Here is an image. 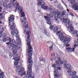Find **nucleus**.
<instances>
[{"label":"nucleus","mask_w":78,"mask_h":78,"mask_svg":"<svg viewBox=\"0 0 78 78\" xmlns=\"http://www.w3.org/2000/svg\"><path fill=\"white\" fill-rule=\"evenodd\" d=\"M23 26V28L24 30V32H25L26 34L28 35L27 37V47L28 48L27 50V51H28V57L27 60V62L29 63V65L28 66V69H30V68H31L33 66V61L31 60V59H32V57L31 56L33 55V53H31L32 51H33V49H32V47L30 44V43H31V39H30V27H28V24H22Z\"/></svg>","instance_id":"1"},{"label":"nucleus","mask_w":78,"mask_h":78,"mask_svg":"<svg viewBox=\"0 0 78 78\" xmlns=\"http://www.w3.org/2000/svg\"><path fill=\"white\" fill-rule=\"evenodd\" d=\"M61 31H58L56 33L57 36L59 37L60 40L62 41V42L64 43V44H69V43L70 42V38H67V37H63L64 36L63 34V33H62L59 34V33H61Z\"/></svg>","instance_id":"2"},{"label":"nucleus","mask_w":78,"mask_h":78,"mask_svg":"<svg viewBox=\"0 0 78 78\" xmlns=\"http://www.w3.org/2000/svg\"><path fill=\"white\" fill-rule=\"evenodd\" d=\"M11 3L13 4V6H16V7L15 9L16 11L17 9H18V11H20V13H22V12L23 10H22V9L20 6H19V3H17V1H16V0H13V1L12 2H11Z\"/></svg>","instance_id":"3"},{"label":"nucleus","mask_w":78,"mask_h":78,"mask_svg":"<svg viewBox=\"0 0 78 78\" xmlns=\"http://www.w3.org/2000/svg\"><path fill=\"white\" fill-rule=\"evenodd\" d=\"M49 10H50V11H51V12H56L57 13V14L55 15V14H53V15H54V16H54H56V15H57V16H55L54 17V19L55 20H56V21L58 20V19H60L61 20H63V18H62V16H60L61 15V13H58L56 12H53V10L54 9L52 8H51V7H50L48 9Z\"/></svg>","instance_id":"4"},{"label":"nucleus","mask_w":78,"mask_h":78,"mask_svg":"<svg viewBox=\"0 0 78 78\" xmlns=\"http://www.w3.org/2000/svg\"><path fill=\"white\" fill-rule=\"evenodd\" d=\"M6 44L7 45V46L9 47V49H11V47H13L12 48H14L15 49L14 50H15V51L16 50L17 51V50H19L20 48V47L16 45V44H14V43H11L8 42L6 43Z\"/></svg>","instance_id":"5"},{"label":"nucleus","mask_w":78,"mask_h":78,"mask_svg":"<svg viewBox=\"0 0 78 78\" xmlns=\"http://www.w3.org/2000/svg\"><path fill=\"white\" fill-rule=\"evenodd\" d=\"M29 70L27 72V75L26 78H34V74H32V68H29V69L28 68Z\"/></svg>","instance_id":"6"},{"label":"nucleus","mask_w":78,"mask_h":78,"mask_svg":"<svg viewBox=\"0 0 78 78\" xmlns=\"http://www.w3.org/2000/svg\"><path fill=\"white\" fill-rule=\"evenodd\" d=\"M59 61H56L55 62V63L56 65L55 64H54L52 65V67H54V69L55 70H61V67H61V65L59 64Z\"/></svg>","instance_id":"7"},{"label":"nucleus","mask_w":78,"mask_h":78,"mask_svg":"<svg viewBox=\"0 0 78 78\" xmlns=\"http://www.w3.org/2000/svg\"><path fill=\"white\" fill-rule=\"evenodd\" d=\"M53 14H55V15H56L57 14V13L55 12H52L49 15H48V14H47L46 15V16H44V19H52V18H53V16L54 15H53Z\"/></svg>","instance_id":"8"},{"label":"nucleus","mask_w":78,"mask_h":78,"mask_svg":"<svg viewBox=\"0 0 78 78\" xmlns=\"http://www.w3.org/2000/svg\"><path fill=\"white\" fill-rule=\"evenodd\" d=\"M75 2H76V0H72L71 3L73 5V7L75 8V10L77 11L78 9V2H76L75 3Z\"/></svg>","instance_id":"9"},{"label":"nucleus","mask_w":78,"mask_h":78,"mask_svg":"<svg viewBox=\"0 0 78 78\" xmlns=\"http://www.w3.org/2000/svg\"><path fill=\"white\" fill-rule=\"evenodd\" d=\"M16 34V35L15 36L16 37H17V36H18L19 35V32H18V30H17V29H15L14 30H12L11 31V34L12 35H14V34Z\"/></svg>","instance_id":"10"},{"label":"nucleus","mask_w":78,"mask_h":78,"mask_svg":"<svg viewBox=\"0 0 78 78\" xmlns=\"http://www.w3.org/2000/svg\"><path fill=\"white\" fill-rule=\"evenodd\" d=\"M17 37H16V41L17 42H15V44H17V45H20V41H21L20 40V38H19V35H17Z\"/></svg>","instance_id":"11"},{"label":"nucleus","mask_w":78,"mask_h":78,"mask_svg":"<svg viewBox=\"0 0 78 78\" xmlns=\"http://www.w3.org/2000/svg\"><path fill=\"white\" fill-rule=\"evenodd\" d=\"M66 24L68 25L67 27H68V28L70 29L71 31H73V30H74V29L73 28V27H72V25L70 24V22H69L68 23H67Z\"/></svg>","instance_id":"12"},{"label":"nucleus","mask_w":78,"mask_h":78,"mask_svg":"<svg viewBox=\"0 0 78 78\" xmlns=\"http://www.w3.org/2000/svg\"><path fill=\"white\" fill-rule=\"evenodd\" d=\"M17 72H18V74L19 75H20L21 76H22L23 75H26V72H22L19 70L17 71Z\"/></svg>","instance_id":"13"},{"label":"nucleus","mask_w":78,"mask_h":78,"mask_svg":"<svg viewBox=\"0 0 78 78\" xmlns=\"http://www.w3.org/2000/svg\"><path fill=\"white\" fill-rule=\"evenodd\" d=\"M14 20V17L13 15H11L10 16V17L9 18V23H11Z\"/></svg>","instance_id":"14"},{"label":"nucleus","mask_w":78,"mask_h":78,"mask_svg":"<svg viewBox=\"0 0 78 78\" xmlns=\"http://www.w3.org/2000/svg\"><path fill=\"white\" fill-rule=\"evenodd\" d=\"M64 67L65 68H66V69H68L71 68V66L70 65V64H68L67 65L65 64V65H64Z\"/></svg>","instance_id":"15"},{"label":"nucleus","mask_w":78,"mask_h":78,"mask_svg":"<svg viewBox=\"0 0 78 78\" xmlns=\"http://www.w3.org/2000/svg\"><path fill=\"white\" fill-rule=\"evenodd\" d=\"M45 5V2L44 1L42 2H38V6H44V5Z\"/></svg>","instance_id":"16"},{"label":"nucleus","mask_w":78,"mask_h":78,"mask_svg":"<svg viewBox=\"0 0 78 78\" xmlns=\"http://www.w3.org/2000/svg\"><path fill=\"white\" fill-rule=\"evenodd\" d=\"M54 76H55V77L54 78H59L61 76V74L60 73H58L56 74H55Z\"/></svg>","instance_id":"17"},{"label":"nucleus","mask_w":78,"mask_h":78,"mask_svg":"<svg viewBox=\"0 0 78 78\" xmlns=\"http://www.w3.org/2000/svg\"><path fill=\"white\" fill-rule=\"evenodd\" d=\"M16 53H17V51H16V50H13V57H16L17 56H18V55H17V54Z\"/></svg>","instance_id":"18"},{"label":"nucleus","mask_w":78,"mask_h":78,"mask_svg":"<svg viewBox=\"0 0 78 78\" xmlns=\"http://www.w3.org/2000/svg\"><path fill=\"white\" fill-rule=\"evenodd\" d=\"M0 72H1V73H0V78H3L5 77V76L4 74V73H2V71L0 70Z\"/></svg>","instance_id":"19"},{"label":"nucleus","mask_w":78,"mask_h":78,"mask_svg":"<svg viewBox=\"0 0 78 78\" xmlns=\"http://www.w3.org/2000/svg\"><path fill=\"white\" fill-rule=\"evenodd\" d=\"M66 50H67V51L69 52V53H72V52H73L74 51L73 49L72 48H68L66 49Z\"/></svg>","instance_id":"20"},{"label":"nucleus","mask_w":78,"mask_h":78,"mask_svg":"<svg viewBox=\"0 0 78 78\" xmlns=\"http://www.w3.org/2000/svg\"><path fill=\"white\" fill-rule=\"evenodd\" d=\"M76 71H74L73 72H71L70 73H69V75L70 76H72L73 75V76H74V75H76Z\"/></svg>","instance_id":"21"},{"label":"nucleus","mask_w":78,"mask_h":78,"mask_svg":"<svg viewBox=\"0 0 78 78\" xmlns=\"http://www.w3.org/2000/svg\"><path fill=\"white\" fill-rule=\"evenodd\" d=\"M63 22L64 23H66V24H65L66 27H67L68 26V25L67 24V23H69V22L70 23V21H69L68 22H67V20L66 19H65L64 20H63Z\"/></svg>","instance_id":"22"},{"label":"nucleus","mask_w":78,"mask_h":78,"mask_svg":"<svg viewBox=\"0 0 78 78\" xmlns=\"http://www.w3.org/2000/svg\"><path fill=\"white\" fill-rule=\"evenodd\" d=\"M73 34H76V36L78 37V31L75 30L73 32Z\"/></svg>","instance_id":"23"},{"label":"nucleus","mask_w":78,"mask_h":78,"mask_svg":"<svg viewBox=\"0 0 78 78\" xmlns=\"http://www.w3.org/2000/svg\"><path fill=\"white\" fill-rule=\"evenodd\" d=\"M41 7L42 9L45 10H47L48 8V6H41Z\"/></svg>","instance_id":"24"},{"label":"nucleus","mask_w":78,"mask_h":78,"mask_svg":"<svg viewBox=\"0 0 78 78\" xmlns=\"http://www.w3.org/2000/svg\"><path fill=\"white\" fill-rule=\"evenodd\" d=\"M14 60L15 61H17V62H18V61H20V57L19 56L16 57L14 58Z\"/></svg>","instance_id":"25"},{"label":"nucleus","mask_w":78,"mask_h":78,"mask_svg":"<svg viewBox=\"0 0 78 78\" xmlns=\"http://www.w3.org/2000/svg\"><path fill=\"white\" fill-rule=\"evenodd\" d=\"M16 28V26H13L11 25L10 26V29L12 30H16V29H15V28Z\"/></svg>","instance_id":"26"},{"label":"nucleus","mask_w":78,"mask_h":78,"mask_svg":"<svg viewBox=\"0 0 78 78\" xmlns=\"http://www.w3.org/2000/svg\"><path fill=\"white\" fill-rule=\"evenodd\" d=\"M15 67H16L17 69H16V72H17V71L19 70V69H20V66H19V65H16V66H15Z\"/></svg>","instance_id":"27"},{"label":"nucleus","mask_w":78,"mask_h":78,"mask_svg":"<svg viewBox=\"0 0 78 78\" xmlns=\"http://www.w3.org/2000/svg\"><path fill=\"white\" fill-rule=\"evenodd\" d=\"M46 20L47 21V23H48V24L49 25L51 24V22L50 21V19H49L48 20L46 19Z\"/></svg>","instance_id":"28"},{"label":"nucleus","mask_w":78,"mask_h":78,"mask_svg":"<svg viewBox=\"0 0 78 78\" xmlns=\"http://www.w3.org/2000/svg\"><path fill=\"white\" fill-rule=\"evenodd\" d=\"M44 34H45L47 36H49V34H48L47 31V30L45 29L44 30Z\"/></svg>","instance_id":"29"},{"label":"nucleus","mask_w":78,"mask_h":78,"mask_svg":"<svg viewBox=\"0 0 78 78\" xmlns=\"http://www.w3.org/2000/svg\"><path fill=\"white\" fill-rule=\"evenodd\" d=\"M7 3H6V2H4L3 4V6L4 7L5 9H6V6H7Z\"/></svg>","instance_id":"30"},{"label":"nucleus","mask_w":78,"mask_h":78,"mask_svg":"<svg viewBox=\"0 0 78 78\" xmlns=\"http://www.w3.org/2000/svg\"><path fill=\"white\" fill-rule=\"evenodd\" d=\"M12 5H11V4L9 3L8 4V5H7V6H6V9H8V8H10L11 7V6Z\"/></svg>","instance_id":"31"},{"label":"nucleus","mask_w":78,"mask_h":78,"mask_svg":"<svg viewBox=\"0 0 78 78\" xmlns=\"http://www.w3.org/2000/svg\"><path fill=\"white\" fill-rule=\"evenodd\" d=\"M58 30V27H55L53 30V31L54 32H56Z\"/></svg>","instance_id":"32"},{"label":"nucleus","mask_w":78,"mask_h":78,"mask_svg":"<svg viewBox=\"0 0 78 78\" xmlns=\"http://www.w3.org/2000/svg\"><path fill=\"white\" fill-rule=\"evenodd\" d=\"M7 41V42H11V38H9V37H8L6 38Z\"/></svg>","instance_id":"33"},{"label":"nucleus","mask_w":78,"mask_h":78,"mask_svg":"<svg viewBox=\"0 0 78 78\" xmlns=\"http://www.w3.org/2000/svg\"><path fill=\"white\" fill-rule=\"evenodd\" d=\"M21 17H25V13L24 12H23L21 13Z\"/></svg>","instance_id":"34"},{"label":"nucleus","mask_w":78,"mask_h":78,"mask_svg":"<svg viewBox=\"0 0 78 78\" xmlns=\"http://www.w3.org/2000/svg\"><path fill=\"white\" fill-rule=\"evenodd\" d=\"M68 73H70L72 72V69L71 68H69L67 71Z\"/></svg>","instance_id":"35"},{"label":"nucleus","mask_w":78,"mask_h":78,"mask_svg":"<svg viewBox=\"0 0 78 78\" xmlns=\"http://www.w3.org/2000/svg\"><path fill=\"white\" fill-rule=\"evenodd\" d=\"M19 70H20V71H21V72H22L24 71L25 70V69L23 68H20V69H19Z\"/></svg>","instance_id":"36"},{"label":"nucleus","mask_w":78,"mask_h":78,"mask_svg":"<svg viewBox=\"0 0 78 78\" xmlns=\"http://www.w3.org/2000/svg\"><path fill=\"white\" fill-rule=\"evenodd\" d=\"M35 68L37 71H38V70H39V66H35Z\"/></svg>","instance_id":"37"},{"label":"nucleus","mask_w":78,"mask_h":78,"mask_svg":"<svg viewBox=\"0 0 78 78\" xmlns=\"http://www.w3.org/2000/svg\"><path fill=\"white\" fill-rule=\"evenodd\" d=\"M78 45L77 44H75L74 45V48H72V49L73 50V51H74V50H75V49L76 48V47H78Z\"/></svg>","instance_id":"38"},{"label":"nucleus","mask_w":78,"mask_h":78,"mask_svg":"<svg viewBox=\"0 0 78 78\" xmlns=\"http://www.w3.org/2000/svg\"><path fill=\"white\" fill-rule=\"evenodd\" d=\"M18 64H19V62H15L14 63V66H17V65H18Z\"/></svg>","instance_id":"39"},{"label":"nucleus","mask_w":78,"mask_h":78,"mask_svg":"<svg viewBox=\"0 0 78 78\" xmlns=\"http://www.w3.org/2000/svg\"><path fill=\"white\" fill-rule=\"evenodd\" d=\"M2 41H3L4 42H5L6 41H7L6 38H4L2 39Z\"/></svg>","instance_id":"40"},{"label":"nucleus","mask_w":78,"mask_h":78,"mask_svg":"<svg viewBox=\"0 0 78 78\" xmlns=\"http://www.w3.org/2000/svg\"><path fill=\"white\" fill-rule=\"evenodd\" d=\"M40 61L41 62V61H42V60H43V58H42V57H40Z\"/></svg>","instance_id":"41"},{"label":"nucleus","mask_w":78,"mask_h":78,"mask_svg":"<svg viewBox=\"0 0 78 78\" xmlns=\"http://www.w3.org/2000/svg\"><path fill=\"white\" fill-rule=\"evenodd\" d=\"M2 36H3V37H6V34L5 33H3L2 35Z\"/></svg>","instance_id":"42"},{"label":"nucleus","mask_w":78,"mask_h":78,"mask_svg":"<svg viewBox=\"0 0 78 78\" xmlns=\"http://www.w3.org/2000/svg\"><path fill=\"white\" fill-rule=\"evenodd\" d=\"M69 15L71 16L72 17H75V16H74L71 12H69Z\"/></svg>","instance_id":"43"},{"label":"nucleus","mask_w":78,"mask_h":78,"mask_svg":"<svg viewBox=\"0 0 78 78\" xmlns=\"http://www.w3.org/2000/svg\"><path fill=\"white\" fill-rule=\"evenodd\" d=\"M54 27V26L53 25L49 27V29H51V30H53Z\"/></svg>","instance_id":"44"},{"label":"nucleus","mask_w":78,"mask_h":78,"mask_svg":"<svg viewBox=\"0 0 78 78\" xmlns=\"http://www.w3.org/2000/svg\"><path fill=\"white\" fill-rule=\"evenodd\" d=\"M55 70L56 71H54V72L55 74V75H56V74H58V71H56V70Z\"/></svg>","instance_id":"45"},{"label":"nucleus","mask_w":78,"mask_h":78,"mask_svg":"<svg viewBox=\"0 0 78 78\" xmlns=\"http://www.w3.org/2000/svg\"><path fill=\"white\" fill-rule=\"evenodd\" d=\"M61 1H62V3L64 4V5L65 6H66V7H67V5H66V3H64V1H62V0H61Z\"/></svg>","instance_id":"46"},{"label":"nucleus","mask_w":78,"mask_h":78,"mask_svg":"<svg viewBox=\"0 0 78 78\" xmlns=\"http://www.w3.org/2000/svg\"><path fill=\"white\" fill-rule=\"evenodd\" d=\"M49 49L50 51H51V49H53V46H52L50 47H49Z\"/></svg>","instance_id":"47"},{"label":"nucleus","mask_w":78,"mask_h":78,"mask_svg":"<svg viewBox=\"0 0 78 78\" xmlns=\"http://www.w3.org/2000/svg\"><path fill=\"white\" fill-rule=\"evenodd\" d=\"M2 1L3 3H4V2H7L6 0H2Z\"/></svg>","instance_id":"48"},{"label":"nucleus","mask_w":78,"mask_h":78,"mask_svg":"<svg viewBox=\"0 0 78 78\" xmlns=\"http://www.w3.org/2000/svg\"><path fill=\"white\" fill-rule=\"evenodd\" d=\"M12 25L13 26H16V25H15V23H14V22H13L12 23Z\"/></svg>","instance_id":"49"},{"label":"nucleus","mask_w":78,"mask_h":78,"mask_svg":"<svg viewBox=\"0 0 78 78\" xmlns=\"http://www.w3.org/2000/svg\"><path fill=\"white\" fill-rule=\"evenodd\" d=\"M12 43H15V40L14 39H12Z\"/></svg>","instance_id":"50"},{"label":"nucleus","mask_w":78,"mask_h":78,"mask_svg":"<svg viewBox=\"0 0 78 78\" xmlns=\"http://www.w3.org/2000/svg\"><path fill=\"white\" fill-rule=\"evenodd\" d=\"M55 53H52L51 54L52 56H55Z\"/></svg>","instance_id":"51"},{"label":"nucleus","mask_w":78,"mask_h":78,"mask_svg":"<svg viewBox=\"0 0 78 78\" xmlns=\"http://www.w3.org/2000/svg\"><path fill=\"white\" fill-rule=\"evenodd\" d=\"M75 44H76V45H78V40H77V41L75 42Z\"/></svg>","instance_id":"52"},{"label":"nucleus","mask_w":78,"mask_h":78,"mask_svg":"<svg viewBox=\"0 0 78 78\" xmlns=\"http://www.w3.org/2000/svg\"><path fill=\"white\" fill-rule=\"evenodd\" d=\"M60 64H63V61H61L60 62Z\"/></svg>","instance_id":"53"},{"label":"nucleus","mask_w":78,"mask_h":78,"mask_svg":"<svg viewBox=\"0 0 78 78\" xmlns=\"http://www.w3.org/2000/svg\"><path fill=\"white\" fill-rule=\"evenodd\" d=\"M66 10H67V11L68 12H69V13H70V10H69V9H67Z\"/></svg>","instance_id":"54"},{"label":"nucleus","mask_w":78,"mask_h":78,"mask_svg":"<svg viewBox=\"0 0 78 78\" xmlns=\"http://www.w3.org/2000/svg\"><path fill=\"white\" fill-rule=\"evenodd\" d=\"M56 59V58L55 57H54L53 58V60H52V61H53V60H55V59Z\"/></svg>","instance_id":"55"},{"label":"nucleus","mask_w":78,"mask_h":78,"mask_svg":"<svg viewBox=\"0 0 78 78\" xmlns=\"http://www.w3.org/2000/svg\"><path fill=\"white\" fill-rule=\"evenodd\" d=\"M23 19L25 21H27V18L25 17L23 18Z\"/></svg>","instance_id":"56"},{"label":"nucleus","mask_w":78,"mask_h":78,"mask_svg":"<svg viewBox=\"0 0 78 78\" xmlns=\"http://www.w3.org/2000/svg\"><path fill=\"white\" fill-rule=\"evenodd\" d=\"M42 61H43L44 62H46V61L44 59H43Z\"/></svg>","instance_id":"57"},{"label":"nucleus","mask_w":78,"mask_h":78,"mask_svg":"<svg viewBox=\"0 0 78 78\" xmlns=\"http://www.w3.org/2000/svg\"><path fill=\"white\" fill-rule=\"evenodd\" d=\"M73 78H78V76H75L74 77H73Z\"/></svg>","instance_id":"58"},{"label":"nucleus","mask_w":78,"mask_h":78,"mask_svg":"<svg viewBox=\"0 0 78 78\" xmlns=\"http://www.w3.org/2000/svg\"><path fill=\"white\" fill-rule=\"evenodd\" d=\"M2 56L3 57H4V58H5L6 57V56H5V55H2Z\"/></svg>","instance_id":"59"},{"label":"nucleus","mask_w":78,"mask_h":78,"mask_svg":"<svg viewBox=\"0 0 78 78\" xmlns=\"http://www.w3.org/2000/svg\"><path fill=\"white\" fill-rule=\"evenodd\" d=\"M56 22L57 23H59V21H58V20H57L56 21Z\"/></svg>","instance_id":"60"},{"label":"nucleus","mask_w":78,"mask_h":78,"mask_svg":"<svg viewBox=\"0 0 78 78\" xmlns=\"http://www.w3.org/2000/svg\"><path fill=\"white\" fill-rule=\"evenodd\" d=\"M61 58H58V61H61Z\"/></svg>","instance_id":"61"},{"label":"nucleus","mask_w":78,"mask_h":78,"mask_svg":"<svg viewBox=\"0 0 78 78\" xmlns=\"http://www.w3.org/2000/svg\"><path fill=\"white\" fill-rule=\"evenodd\" d=\"M2 33V31H1V30H0V35H1Z\"/></svg>","instance_id":"62"},{"label":"nucleus","mask_w":78,"mask_h":78,"mask_svg":"<svg viewBox=\"0 0 78 78\" xmlns=\"http://www.w3.org/2000/svg\"><path fill=\"white\" fill-rule=\"evenodd\" d=\"M69 46H70V44H68L66 45L67 47H69Z\"/></svg>","instance_id":"63"},{"label":"nucleus","mask_w":78,"mask_h":78,"mask_svg":"<svg viewBox=\"0 0 78 78\" xmlns=\"http://www.w3.org/2000/svg\"><path fill=\"white\" fill-rule=\"evenodd\" d=\"M54 3H58V1H56V2H54Z\"/></svg>","instance_id":"64"}]
</instances>
